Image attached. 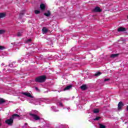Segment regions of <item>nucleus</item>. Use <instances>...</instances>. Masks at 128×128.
I'll return each instance as SVG.
<instances>
[{"instance_id": "obj_13", "label": "nucleus", "mask_w": 128, "mask_h": 128, "mask_svg": "<svg viewBox=\"0 0 128 128\" xmlns=\"http://www.w3.org/2000/svg\"><path fill=\"white\" fill-rule=\"evenodd\" d=\"M44 16H50V11L48 10L47 13H44Z\"/></svg>"}, {"instance_id": "obj_24", "label": "nucleus", "mask_w": 128, "mask_h": 128, "mask_svg": "<svg viewBox=\"0 0 128 128\" xmlns=\"http://www.w3.org/2000/svg\"><path fill=\"white\" fill-rule=\"evenodd\" d=\"M22 36V32H18L17 33V36Z\"/></svg>"}, {"instance_id": "obj_16", "label": "nucleus", "mask_w": 128, "mask_h": 128, "mask_svg": "<svg viewBox=\"0 0 128 128\" xmlns=\"http://www.w3.org/2000/svg\"><path fill=\"white\" fill-rule=\"evenodd\" d=\"M42 32H44V34H46L48 32V30L46 29V27H44L42 28Z\"/></svg>"}, {"instance_id": "obj_7", "label": "nucleus", "mask_w": 128, "mask_h": 128, "mask_svg": "<svg viewBox=\"0 0 128 128\" xmlns=\"http://www.w3.org/2000/svg\"><path fill=\"white\" fill-rule=\"evenodd\" d=\"M13 120L14 118H20V115L18 114H14L10 117Z\"/></svg>"}, {"instance_id": "obj_2", "label": "nucleus", "mask_w": 128, "mask_h": 128, "mask_svg": "<svg viewBox=\"0 0 128 128\" xmlns=\"http://www.w3.org/2000/svg\"><path fill=\"white\" fill-rule=\"evenodd\" d=\"M5 122L8 124V126H12V124H14V120L10 117V119L6 120Z\"/></svg>"}, {"instance_id": "obj_10", "label": "nucleus", "mask_w": 128, "mask_h": 128, "mask_svg": "<svg viewBox=\"0 0 128 128\" xmlns=\"http://www.w3.org/2000/svg\"><path fill=\"white\" fill-rule=\"evenodd\" d=\"M40 8L42 10H46V6L44 4H40Z\"/></svg>"}, {"instance_id": "obj_6", "label": "nucleus", "mask_w": 128, "mask_h": 128, "mask_svg": "<svg viewBox=\"0 0 128 128\" xmlns=\"http://www.w3.org/2000/svg\"><path fill=\"white\" fill-rule=\"evenodd\" d=\"M94 12H102V9H100V7L96 6L94 10Z\"/></svg>"}, {"instance_id": "obj_12", "label": "nucleus", "mask_w": 128, "mask_h": 128, "mask_svg": "<svg viewBox=\"0 0 128 128\" xmlns=\"http://www.w3.org/2000/svg\"><path fill=\"white\" fill-rule=\"evenodd\" d=\"M72 85L68 86L64 88V90H70L72 88Z\"/></svg>"}, {"instance_id": "obj_9", "label": "nucleus", "mask_w": 128, "mask_h": 128, "mask_svg": "<svg viewBox=\"0 0 128 128\" xmlns=\"http://www.w3.org/2000/svg\"><path fill=\"white\" fill-rule=\"evenodd\" d=\"M80 88L82 90H88V86L86 84H83L80 86Z\"/></svg>"}, {"instance_id": "obj_29", "label": "nucleus", "mask_w": 128, "mask_h": 128, "mask_svg": "<svg viewBox=\"0 0 128 128\" xmlns=\"http://www.w3.org/2000/svg\"><path fill=\"white\" fill-rule=\"evenodd\" d=\"M35 90H38V87H36Z\"/></svg>"}, {"instance_id": "obj_15", "label": "nucleus", "mask_w": 128, "mask_h": 128, "mask_svg": "<svg viewBox=\"0 0 128 128\" xmlns=\"http://www.w3.org/2000/svg\"><path fill=\"white\" fill-rule=\"evenodd\" d=\"M24 12H20L19 14L20 18H22V16H24Z\"/></svg>"}, {"instance_id": "obj_11", "label": "nucleus", "mask_w": 128, "mask_h": 128, "mask_svg": "<svg viewBox=\"0 0 128 128\" xmlns=\"http://www.w3.org/2000/svg\"><path fill=\"white\" fill-rule=\"evenodd\" d=\"M120 56L119 54H112L110 55V58H117V56Z\"/></svg>"}, {"instance_id": "obj_32", "label": "nucleus", "mask_w": 128, "mask_h": 128, "mask_svg": "<svg viewBox=\"0 0 128 128\" xmlns=\"http://www.w3.org/2000/svg\"><path fill=\"white\" fill-rule=\"evenodd\" d=\"M2 126V124L0 123V126Z\"/></svg>"}, {"instance_id": "obj_27", "label": "nucleus", "mask_w": 128, "mask_h": 128, "mask_svg": "<svg viewBox=\"0 0 128 128\" xmlns=\"http://www.w3.org/2000/svg\"><path fill=\"white\" fill-rule=\"evenodd\" d=\"M32 42V39H28L26 40V42Z\"/></svg>"}, {"instance_id": "obj_21", "label": "nucleus", "mask_w": 128, "mask_h": 128, "mask_svg": "<svg viewBox=\"0 0 128 128\" xmlns=\"http://www.w3.org/2000/svg\"><path fill=\"white\" fill-rule=\"evenodd\" d=\"M6 32V30H0V34H2Z\"/></svg>"}, {"instance_id": "obj_28", "label": "nucleus", "mask_w": 128, "mask_h": 128, "mask_svg": "<svg viewBox=\"0 0 128 128\" xmlns=\"http://www.w3.org/2000/svg\"><path fill=\"white\" fill-rule=\"evenodd\" d=\"M59 105L60 106H64V105L62 104V102H60Z\"/></svg>"}, {"instance_id": "obj_30", "label": "nucleus", "mask_w": 128, "mask_h": 128, "mask_svg": "<svg viewBox=\"0 0 128 128\" xmlns=\"http://www.w3.org/2000/svg\"><path fill=\"white\" fill-rule=\"evenodd\" d=\"M24 125H25V126H28V123H26V122L25 123V124H24Z\"/></svg>"}, {"instance_id": "obj_25", "label": "nucleus", "mask_w": 128, "mask_h": 128, "mask_svg": "<svg viewBox=\"0 0 128 128\" xmlns=\"http://www.w3.org/2000/svg\"><path fill=\"white\" fill-rule=\"evenodd\" d=\"M4 48H6L4 46H0V50H4Z\"/></svg>"}, {"instance_id": "obj_17", "label": "nucleus", "mask_w": 128, "mask_h": 128, "mask_svg": "<svg viewBox=\"0 0 128 128\" xmlns=\"http://www.w3.org/2000/svg\"><path fill=\"white\" fill-rule=\"evenodd\" d=\"M93 112H94V114H98V112H100V110L98 108L94 109Z\"/></svg>"}, {"instance_id": "obj_22", "label": "nucleus", "mask_w": 128, "mask_h": 128, "mask_svg": "<svg viewBox=\"0 0 128 128\" xmlns=\"http://www.w3.org/2000/svg\"><path fill=\"white\" fill-rule=\"evenodd\" d=\"M40 12L38 10H35V11H34V13L36 14H40Z\"/></svg>"}, {"instance_id": "obj_31", "label": "nucleus", "mask_w": 128, "mask_h": 128, "mask_svg": "<svg viewBox=\"0 0 128 128\" xmlns=\"http://www.w3.org/2000/svg\"><path fill=\"white\" fill-rule=\"evenodd\" d=\"M126 110H128V106L126 107Z\"/></svg>"}, {"instance_id": "obj_8", "label": "nucleus", "mask_w": 128, "mask_h": 128, "mask_svg": "<svg viewBox=\"0 0 128 128\" xmlns=\"http://www.w3.org/2000/svg\"><path fill=\"white\" fill-rule=\"evenodd\" d=\"M124 103H122V102H119L118 104V110H122V108L124 106Z\"/></svg>"}, {"instance_id": "obj_3", "label": "nucleus", "mask_w": 128, "mask_h": 128, "mask_svg": "<svg viewBox=\"0 0 128 128\" xmlns=\"http://www.w3.org/2000/svg\"><path fill=\"white\" fill-rule=\"evenodd\" d=\"M30 116H32V118H33L35 120H40V116H38V115H36V114L30 113Z\"/></svg>"}, {"instance_id": "obj_4", "label": "nucleus", "mask_w": 128, "mask_h": 128, "mask_svg": "<svg viewBox=\"0 0 128 128\" xmlns=\"http://www.w3.org/2000/svg\"><path fill=\"white\" fill-rule=\"evenodd\" d=\"M118 32H126V28L124 27L120 26L118 28Z\"/></svg>"}, {"instance_id": "obj_5", "label": "nucleus", "mask_w": 128, "mask_h": 128, "mask_svg": "<svg viewBox=\"0 0 128 128\" xmlns=\"http://www.w3.org/2000/svg\"><path fill=\"white\" fill-rule=\"evenodd\" d=\"M22 94H24V96H28V98H34V96H32V94H30V93L22 92Z\"/></svg>"}, {"instance_id": "obj_1", "label": "nucleus", "mask_w": 128, "mask_h": 128, "mask_svg": "<svg viewBox=\"0 0 128 128\" xmlns=\"http://www.w3.org/2000/svg\"><path fill=\"white\" fill-rule=\"evenodd\" d=\"M46 80V76H38L35 78V82H44Z\"/></svg>"}, {"instance_id": "obj_14", "label": "nucleus", "mask_w": 128, "mask_h": 128, "mask_svg": "<svg viewBox=\"0 0 128 128\" xmlns=\"http://www.w3.org/2000/svg\"><path fill=\"white\" fill-rule=\"evenodd\" d=\"M6 16V13H0V18H5Z\"/></svg>"}, {"instance_id": "obj_23", "label": "nucleus", "mask_w": 128, "mask_h": 128, "mask_svg": "<svg viewBox=\"0 0 128 128\" xmlns=\"http://www.w3.org/2000/svg\"><path fill=\"white\" fill-rule=\"evenodd\" d=\"M100 117L98 116V117H96L94 119V120H100Z\"/></svg>"}, {"instance_id": "obj_33", "label": "nucleus", "mask_w": 128, "mask_h": 128, "mask_svg": "<svg viewBox=\"0 0 128 128\" xmlns=\"http://www.w3.org/2000/svg\"><path fill=\"white\" fill-rule=\"evenodd\" d=\"M127 18H128V16H127Z\"/></svg>"}, {"instance_id": "obj_19", "label": "nucleus", "mask_w": 128, "mask_h": 128, "mask_svg": "<svg viewBox=\"0 0 128 128\" xmlns=\"http://www.w3.org/2000/svg\"><path fill=\"white\" fill-rule=\"evenodd\" d=\"M99 126H100L99 128H106V126H104L102 124H99Z\"/></svg>"}, {"instance_id": "obj_26", "label": "nucleus", "mask_w": 128, "mask_h": 128, "mask_svg": "<svg viewBox=\"0 0 128 128\" xmlns=\"http://www.w3.org/2000/svg\"><path fill=\"white\" fill-rule=\"evenodd\" d=\"M108 80H110V78H105L104 80V82H108Z\"/></svg>"}, {"instance_id": "obj_20", "label": "nucleus", "mask_w": 128, "mask_h": 128, "mask_svg": "<svg viewBox=\"0 0 128 128\" xmlns=\"http://www.w3.org/2000/svg\"><path fill=\"white\" fill-rule=\"evenodd\" d=\"M100 74H102V72H97L95 74V76H100Z\"/></svg>"}, {"instance_id": "obj_18", "label": "nucleus", "mask_w": 128, "mask_h": 128, "mask_svg": "<svg viewBox=\"0 0 128 128\" xmlns=\"http://www.w3.org/2000/svg\"><path fill=\"white\" fill-rule=\"evenodd\" d=\"M6 102V100H4L3 98H0V104H4Z\"/></svg>"}]
</instances>
